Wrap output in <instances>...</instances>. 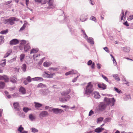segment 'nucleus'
<instances>
[{"mask_svg": "<svg viewBox=\"0 0 133 133\" xmlns=\"http://www.w3.org/2000/svg\"><path fill=\"white\" fill-rule=\"evenodd\" d=\"M91 68L92 69H94L95 68V63L94 62L92 63L91 66Z\"/></svg>", "mask_w": 133, "mask_h": 133, "instance_id": "obj_55", "label": "nucleus"}, {"mask_svg": "<svg viewBox=\"0 0 133 133\" xmlns=\"http://www.w3.org/2000/svg\"><path fill=\"white\" fill-rule=\"evenodd\" d=\"M113 77L117 81H119L120 80V79L118 77L117 74H115L113 75Z\"/></svg>", "mask_w": 133, "mask_h": 133, "instance_id": "obj_28", "label": "nucleus"}, {"mask_svg": "<svg viewBox=\"0 0 133 133\" xmlns=\"http://www.w3.org/2000/svg\"><path fill=\"white\" fill-rule=\"evenodd\" d=\"M26 68V65L25 64H24L22 65V68L23 71H25Z\"/></svg>", "mask_w": 133, "mask_h": 133, "instance_id": "obj_37", "label": "nucleus"}, {"mask_svg": "<svg viewBox=\"0 0 133 133\" xmlns=\"http://www.w3.org/2000/svg\"><path fill=\"white\" fill-rule=\"evenodd\" d=\"M70 92V90L68 89L66 92H63L61 93V95L63 96H65L69 94Z\"/></svg>", "mask_w": 133, "mask_h": 133, "instance_id": "obj_12", "label": "nucleus"}, {"mask_svg": "<svg viewBox=\"0 0 133 133\" xmlns=\"http://www.w3.org/2000/svg\"><path fill=\"white\" fill-rule=\"evenodd\" d=\"M77 77H78V76L76 78H75L74 79H73L72 80V82H74L76 81V80H77Z\"/></svg>", "mask_w": 133, "mask_h": 133, "instance_id": "obj_64", "label": "nucleus"}, {"mask_svg": "<svg viewBox=\"0 0 133 133\" xmlns=\"http://www.w3.org/2000/svg\"><path fill=\"white\" fill-rule=\"evenodd\" d=\"M81 20L82 22L85 21L87 19V16L84 15H82L80 17Z\"/></svg>", "mask_w": 133, "mask_h": 133, "instance_id": "obj_11", "label": "nucleus"}, {"mask_svg": "<svg viewBox=\"0 0 133 133\" xmlns=\"http://www.w3.org/2000/svg\"><path fill=\"white\" fill-rule=\"evenodd\" d=\"M12 50H11L10 49L9 50L4 56V57L5 58L8 57L10 54Z\"/></svg>", "mask_w": 133, "mask_h": 133, "instance_id": "obj_19", "label": "nucleus"}, {"mask_svg": "<svg viewBox=\"0 0 133 133\" xmlns=\"http://www.w3.org/2000/svg\"><path fill=\"white\" fill-rule=\"evenodd\" d=\"M19 43V41L16 39H13L10 41V44L11 45H16Z\"/></svg>", "mask_w": 133, "mask_h": 133, "instance_id": "obj_8", "label": "nucleus"}, {"mask_svg": "<svg viewBox=\"0 0 133 133\" xmlns=\"http://www.w3.org/2000/svg\"><path fill=\"white\" fill-rule=\"evenodd\" d=\"M93 85L91 82L88 83L86 86L85 90V94L87 95H90V94L93 95L94 94Z\"/></svg>", "mask_w": 133, "mask_h": 133, "instance_id": "obj_1", "label": "nucleus"}, {"mask_svg": "<svg viewBox=\"0 0 133 133\" xmlns=\"http://www.w3.org/2000/svg\"><path fill=\"white\" fill-rule=\"evenodd\" d=\"M12 2V1H9L7 2H5L4 3V4L5 5H8L9 4L11 3Z\"/></svg>", "mask_w": 133, "mask_h": 133, "instance_id": "obj_48", "label": "nucleus"}, {"mask_svg": "<svg viewBox=\"0 0 133 133\" xmlns=\"http://www.w3.org/2000/svg\"><path fill=\"white\" fill-rule=\"evenodd\" d=\"M124 50L125 52H128L130 51V48L129 47H126L124 48Z\"/></svg>", "mask_w": 133, "mask_h": 133, "instance_id": "obj_33", "label": "nucleus"}, {"mask_svg": "<svg viewBox=\"0 0 133 133\" xmlns=\"http://www.w3.org/2000/svg\"><path fill=\"white\" fill-rule=\"evenodd\" d=\"M25 89L24 88L22 87L19 89V91L22 94H25Z\"/></svg>", "mask_w": 133, "mask_h": 133, "instance_id": "obj_20", "label": "nucleus"}, {"mask_svg": "<svg viewBox=\"0 0 133 133\" xmlns=\"http://www.w3.org/2000/svg\"><path fill=\"white\" fill-rule=\"evenodd\" d=\"M110 121V118H108L105 119L104 120V121L106 122H109Z\"/></svg>", "mask_w": 133, "mask_h": 133, "instance_id": "obj_50", "label": "nucleus"}, {"mask_svg": "<svg viewBox=\"0 0 133 133\" xmlns=\"http://www.w3.org/2000/svg\"><path fill=\"white\" fill-rule=\"evenodd\" d=\"M59 100L62 102L64 103L67 101V99L65 98V97L64 98L60 97L59 98Z\"/></svg>", "mask_w": 133, "mask_h": 133, "instance_id": "obj_27", "label": "nucleus"}, {"mask_svg": "<svg viewBox=\"0 0 133 133\" xmlns=\"http://www.w3.org/2000/svg\"><path fill=\"white\" fill-rule=\"evenodd\" d=\"M94 114V112L93 111L91 110H90V111L89 114V116H91L93 114Z\"/></svg>", "mask_w": 133, "mask_h": 133, "instance_id": "obj_51", "label": "nucleus"}, {"mask_svg": "<svg viewBox=\"0 0 133 133\" xmlns=\"http://www.w3.org/2000/svg\"><path fill=\"white\" fill-rule=\"evenodd\" d=\"M26 1V6H28V5L29 3V0H25Z\"/></svg>", "mask_w": 133, "mask_h": 133, "instance_id": "obj_62", "label": "nucleus"}, {"mask_svg": "<svg viewBox=\"0 0 133 133\" xmlns=\"http://www.w3.org/2000/svg\"><path fill=\"white\" fill-rule=\"evenodd\" d=\"M114 89L118 93L120 94L122 93V92L121 91V90L116 87H115Z\"/></svg>", "mask_w": 133, "mask_h": 133, "instance_id": "obj_31", "label": "nucleus"}, {"mask_svg": "<svg viewBox=\"0 0 133 133\" xmlns=\"http://www.w3.org/2000/svg\"><path fill=\"white\" fill-rule=\"evenodd\" d=\"M42 0H35V2L37 3H41Z\"/></svg>", "mask_w": 133, "mask_h": 133, "instance_id": "obj_63", "label": "nucleus"}, {"mask_svg": "<svg viewBox=\"0 0 133 133\" xmlns=\"http://www.w3.org/2000/svg\"><path fill=\"white\" fill-rule=\"evenodd\" d=\"M75 74V72L73 70H72L70 71L67 72L65 74V75L66 76H67L70 74Z\"/></svg>", "mask_w": 133, "mask_h": 133, "instance_id": "obj_21", "label": "nucleus"}, {"mask_svg": "<svg viewBox=\"0 0 133 133\" xmlns=\"http://www.w3.org/2000/svg\"><path fill=\"white\" fill-rule=\"evenodd\" d=\"M51 64V63L50 62H45L43 63V65L45 67H48L50 66Z\"/></svg>", "mask_w": 133, "mask_h": 133, "instance_id": "obj_15", "label": "nucleus"}, {"mask_svg": "<svg viewBox=\"0 0 133 133\" xmlns=\"http://www.w3.org/2000/svg\"><path fill=\"white\" fill-rule=\"evenodd\" d=\"M97 68L98 69H100L101 68V66H102V65H101V64H99V63L97 64Z\"/></svg>", "mask_w": 133, "mask_h": 133, "instance_id": "obj_54", "label": "nucleus"}, {"mask_svg": "<svg viewBox=\"0 0 133 133\" xmlns=\"http://www.w3.org/2000/svg\"><path fill=\"white\" fill-rule=\"evenodd\" d=\"M94 94V97L95 98L98 99L100 97V96L98 92L95 91L94 92V94H93V95Z\"/></svg>", "mask_w": 133, "mask_h": 133, "instance_id": "obj_14", "label": "nucleus"}, {"mask_svg": "<svg viewBox=\"0 0 133 133\" xmlns=\"http://www.w3.org/2000/svg\"><path fill=\"white\" fill-rule=\"evenodd\" d=\"M35 107L36 108H39L42 106V105L38 103L35 102Z\"/></svg>", "mask_w": 133, "mask_h": 133, "instance_id": "obj_25", "label": "nucleus"}, {"mask_svg": "<svg viewBox=\"0 0 133 133\" xmlns=\"http://www.w3.org/2000/svg\"><path fill=\"white\" fill-rule=\"evenodd\" d=\"M30 49V46L28 45V43L25 45L24 48V51L25 52L28 51Z\"/></svg>", "mask_w": 133, "mask_h": 133, "instance_id": "obj_10", "label": "nucleus"}, {"mask_svg": "<svg viewBox=\"0 0 133 133\" xmlns=\"http://www.w3.org/2000/svg\"><path fill=\"white\" fill-rule=\"evenodd\" d=\"M31 129L32 131L34 132H36L38 131V130L35 128H32Z\"/></svg>", "mask_w": 133, "mask_h": 133, "instance_id": "obj_43", "label": "nucleus"}, {"mask_svg": "<svg viewBox=\"0 0 133 133\" xmlns=\"http://www.w3.org/2000/svg\"><path fill=\"white\" fill-rule=\"evenodd\" d=\"M13 106L15 110H16L19 111L20 109V107L19 103L17 102H15L13 103Z\"/></svg>", "mask_w": 133, "mask_h": 133, "instance_id": "obj_6", "label": "nucleus"}, {"mask_svg": "<svg viewBox=\"0 0 133 133\" xmlns=\"http://www.w3.org/2000/svg\"><path fill=\"white\" fill-rule=\"evenodd\" d=\"M45 58V57H44L40 59V61L38 63L39 65H41L42 63Z\"/></svg>", "mask_w": 133, "mask_h": 133, "instance_id": "obj_40", "label": "nucleus"}, {"mask_svg": "<svg viewBox=\"0 0 133 133\" xmlns=\"http://www.w3.org/2000/svg\"><path fill=\"white\" fill-rule=\"evenodd\" d=\"M26 26L25 24H24L22 26L20 29V30H23L25 28Z\"/></svg>", "mask_w": 133, "mask_h": 133, "instance_id": "obj_57", "label": "nucleus"}, {"mask_svg": "<svg viewBox=\"0 0 133 133\" xmlns=\"http://www.w3.org/2000/svg\"><path fill=\"white\" fill-rule=\"evenodd\" d=\"M104 100L107 104L108 105L112 106L114 104L115 100L114 98H109L107 97H105Z\"/></svg>", "mask_w": 133, "mask_h": 133, "instance_id": "obj_3", "label": "nucleus"}, {"mask_svg": "<svg viewBox=\"0 0 133 133\" xmlns=\"http://www.w3.org/2000/svg\"><path fill=\"white\" fill-rule=\"evenodd\" d=\"M40 56V54H35L33 55V58L34 59L35 61H37L38 59H39V57Z\"/></svg>", "mask_w": 133, "mask_h": 133, "instance_id": "obj_16", "label": "nucleus"}, {"mask_svg": "<svg viewBox=\"0 0 133 133\" xmlns=\"http://www.w3.org/2000/svg\"><path fill=\"white\" fill-rule=\"evenodd\" d=\"M133 19V15L129 16L127 20L128 21H130Z\"/></svg>", "mask_w": 133, "mask_h": 133, "instance_id": "obj_39", "label": "nucleus"}, {"mask_svg": "<svg viewBox=\"0 0 133 133\" xmlns=\"http://www.w3.org/2000/svg\"><path fill=\"white\" fill-rule=\"evenodd\" d=\"M90 19L91 20L94 21L95 22H96V18L94 16H91L90 18Z\"/></svg>", "mask_w": 133, "mask_h": 133, "instance_id": "obj_45", "label": "nucleus"}, {"mask_svg": "<svg viewBox=\"0 0 133 133\" xmlns=\"http://www.w3.org/2000/svg\"><path fill=\"white\" fill-rule=\"evenodd\" d=\"M26 80L29 82L31 81V78L30 76H28L26 78Z\"/></svg>", "mask_w": 133, "mask_h": 133, "instance_id": "obj_46", "label": "nucleus"}, {"mask_svg": "<svg viewBox=\"0 0 133 133\" xmlns=\"http://www.w3.org/2000/svg\"><path fill=\"white\" fill-rule=\"evenodd\" d=\"M92 61L91 60H90L87 63V64L88 65H90L92 64Z\"/></svg>", "mask_w": 133, "mask_h": 133, "instance_id": "obj_53", "label": "nucleus"}, {"mask_svg": "<svg viewBox=\"0 0 133 133\" xmlns=\"http://www.w3.org/2000/svg\"><path fill=\"white\" fill-rule=\"evenodd\" d=\"M24 130V128L22 127V125H21L19 127L18 129V131H19L21 133V132H22V131Z\"/></svg>", "mask_w": 133, "mask_h": 133, "instance_id": "obj_30", "label": "nucleus"}, {"mask_svg": "<svg viewBox=\"0 0 133 133\" xmlns=\"http://www.w3.org/2000/svg\"><path fill=\"white\" fill-rule=\"evenodd\" d=\"M38 51V49L37 48L32 49L30 51V54L35 53L37 52Z\"/></svg>", "mask_w": 133, "mask_h": 133, "instance_id": "obj_18", "label": "nucleus"}, {"mask_svg": "<svg viewBox=\"0 0 133 133\" xmlns=\"http://www.w3.org/2000/svg\"><path fill=\"white\" fill-rule=\"evenodd\" d=\"M123 24L125 25V26H129V24L128 23V22H127V21H126L124 23H123Z\"/></svg>", "mask_w": 133, "mask_h": 133, "instance_id": "obj_56", "label": "nucleus"}, {"mask_svg": "<svg viewBox=\"0 0 133 133\" xmlns=\"http://www.w3.org/2000/svg\"><path fill=\"white\" fill-rule=\"evenodd\" d=\"M25 56V55L24 54H22L20 55V58L21 61L22 62L23 61Z\"/></svg>", "mask_w": 133, "mask_h": 133, "instance_id": "obj_32", "label": "nucleus"}, {"mask_svg": "<svg viewBox=\"0 0 133 133\" xmlns=\"http://www.w3.org/2000/svg\"><path fill=\"white\" fill-rule=\"evenodd\" d=\"M124 15V13L123 11L122 10V15L121 16V20L122 21Z\"/></svg>", "mask_w": 133, "mask_h": 133, "instance_id": "obj_44", "label": "nucleus"}, {"mask_svg": "<svg viewBox=\"0 0 133 133\" xmlns=\"http://www.w3.org/2000/svg\"><path fill=\"white\" fill-rule=\"evenodd\" d=\"M45 74L46 75H47V77H48L49 78H51L52 77V76H53V74L50 75L49 74H48L47 73H45Z\"/></svg>", "mask_w": 133, "mask_h": 133, "instance_id": "obj_49", "label": "nucleus"}, {"mask_svg": "<svg viewBox=\"0 0 133 133\" xmlns=\"http://www.w3.org/2000/svg\"><path fill=\"white\" fill-rule=\"evenodd\" d=\"M4 41V39L3 37L0 36V44L3 43Z\"/></svg>", "mask_w": 133, "mask_h": 133, "instance_id": "obj_35", "label": "nucleus"}, {"mask_svg": "<svg viewBox=\"0 0 133 133\" xmlns=\"http://www.w3.org/2000/svg\"><path fill=\"white\" fill-rule=\"evenodd\" d=\"M38 87H46V85H44L42 83H40L38 84Z\"/></svg>", "mask_w": 133, "mask_h": 133, "instance_id": "obj_38", "label": "nucleus"}, {"mask_svg": "<svg viewBox=\"0 0 133 133\" xmlns=\"http://www.w3.org/2000/svg\"><path fill=\"white\" fill-rule=\"evenodd\" d=\"M65 98L67 99V101L70 98V96L69 95H68L66 96V97H65Z\"/></svg>", "mask_w": 133, "mask_h": 133, "instance_id": "obj_61", "label": "nucleus"}, {"mask_svg": "<svg viewBox=\"0 0 133 133\" xmlns=\"http://www.w3.org/2000/svg\"><path fill=\"white\" fill-rule=\"evenodd\" d=\"M10 81L11 82L13 83H16L17 82L16 80L14 78L13 76H12L11 78Z\"/></svg>", "mask_w": 133, "mask_h": 133, "instance_id": "obj_34", "label": "nucleus"}, {"mask_svg": "<svg viewBox=\"0 0 133 133\" xmlns=\"http://www.w3.org/2000/svg\"><path fill=\"white\" fill-rule=\"evenodd\" d=\"M8 29H6L5 30L2 31L0 33L2 34H5L7 33L8 32Z\"/></svg>", "mask_w": 133, "mask_h": 133, "instance_id": "obj_36", "label": "nucleus"}, {"mask_svg": "<svg viewBox=\"0 0 133 133\" xmlns=\"http://www.w3.org/2000/svg\"><path fill=\"white\" fill-rule=\"evenodd\" d=\"M53 0H49L48 4L50 8H53L55 7V5L53 4Z\"/></svg>", "mask_w": 133, "mask_h": 133, "instance_id": "obj_9", "label": "nucleus"}, {"mask_svg": "<svg viewBox=\"0 0 133 133\" xmlns=\"http://www.w3.org/2000/svg\"><path fill=\"white\" fill-rule=\"evenodd\" d=\"M5 85V83L3 82H0V89H3Z\"/></svg>", "mask_w": 133, "mask_h": 133, "instance_id": "obj_24", "label": "nucleus"}, {"mask_svg": "<svg viewBox=\"0 0 133 133\" xmlns=\"http://www.w3.org/2000/svg\"><path fill=\"white\" fill-rule=\"evenodd\" d=\"M107 105L104 103H101L98 106V110L99 111H102L106 109Z\"/></svg>", "mask_w": 133, "mask_h": 133, "instance_id": "obj_4", "label": "nucleus"}, {"mask_svg": "<svg viewBox=\"0 0 133 133\" xmlns=\"http://www.w3.org/2000/svg\"><path fill=\"white\" fill-rule=\"evenodd\" d=\"M103 49L105 51H106L107 52H109V50L108 49L107 47H106L104 48Z\"/></svg>", "mask_w": 133, "mask_h": 133, "instance_id": "obj_58", "label": "nucleus"}, {"mask_svg": "<svg viewBox=\"0 0 133 133\" xmlns=\"http://www.w3.org/2000/svg\"><path fill=\"white\" fill-rule=\"evenodd\" d=\"M3 80H4L5 82H8L9 81V79L8 77L4 75L3 76Z\"/></svg>", "mask_w": 133, "mask_h": 133, "instance_id": "obj_23", "label": "nucleus"}, {"mask_svg": "<svg viewBox=\"0 0 133 133\" xmlns=\"http://www.w3.org/2000/svg\"><path fill=\"white\" fill-rule=\"evenodd\" d=\"M98 87L101 88H102L103 89H104L106 88V85L104 84H98Z\"/></svg>", "mask_w": 133, "mask_h": 133, "instance_id": "obj_13", "label": "nucleus"}, {"mask_svg": "<svg viewBox=\"0 0 133 133\" xmlns=\"http://www.w3.org/2000/svg\"><path fill=\"white\" fill-rule=\"evenodd\" d=\"M110 56H111V57L113 58V62H114V61H115V64H116V61L115 60V58H114V56L111 55H110Z\"/></svg>", "mask_w": 133, "mask_h": 133, "instance_id": "obj_59", "label": "nucleus"}, {"mask_svg": "<svg viewBox=\"0 0 133 133\" xmlns=\"http://www.w3.org/2000/svg\"><path fill=\"white\" fill-rule=\"evenodd\" d=\"M26 41L25 40H23L22 41L21 43L23 44H25L26 43Z\"/></svg>", "mask_w": 133, "mask_h": 133, "instance_id": "obj_60", "label": "nucleus"}, {"mask_svg": "<svg viewBox=\"0 0 133 133\" xmlns=\"http://www.w3.org/2000/svg\"><path fill=\"white\" fill-rule=\"evenodd\" d=\"M33 79L35 80H36L37 81H38V80H41V79H42V78L40 77H35Z\"/></svg>", "mask_w": 133, "mask_h": 133, "instance_id": "obj_47", "label": "nucleus"}, {"mask_svg": "<svg viewBox=\"0 0 133 133\" xmlns=\"http://www.w3.org/2000/svg\"><path fill=\"white\" fill-rule=\"evenodd\" d=\"M1 65L2 66H4L5 65V59H4L1 61L0 62Z\"/></svg>", "mask_w": 133, "mask_h": 133, "instance_id": "obj_26", "label": "nucleus"}, {"mask_svg": "<svg viewBox=\"0 0 133 133\" xmlns=\"http://www.w3.org/2000/svg\"><path fill=\"white\" fill-rule=\"evenodd\" d=\"M29 117L30 119L31 120H33L35 118L34 116L32 114H30L29 115Z\"/></svg>", "mask_w": 133, "mask_h": 133, "instance_id": "obj_29", "label": "nucleus"}, {"mask_svg": "<svg viewBox=\"0 0 133 133\" xmlns=\"http://www.w3.org/2000/svg\"><path fill=\"white\" fill-rule=\"evenodd\" d=\"M102 77H103V78L107 82H108V78L106 77L105 76L103 75H102Z\"/></svg>", "mask_w": 133, "mask_h": 133, "instance_id": "obj_52", "label": "nucleus"}, {"mask_svg": "<svg viewBox=\"0 0 133 133\" xmlns=\"http://www.w3.org/2000/svg\"><path fill=\"white\" fill-rule=\"evenodd\" d=\"M29 110V109L28 108H23V111L25 112H27Z\"/></svg>", "mask_w": 133, "mask_h": 133, "instance_id": "obj_42", "label": "nucleus"}, {"mask_svg": "<svg viewBox=\"0 0 133 133\" xmlns=\"http://www.w3.org/2000/svg\"><path fill=\"white\" fill-rule=\"evenodd\" d=\"M52 111L55 114H61L62 112H64V111L62 109L58 108H54L52 109Z\"/></svg>", "mask_w": 133, "mask_h": 133, "instance_id": "obj_5", "label": "nucleus"}, {"mask_svg": "<svg viewBox=\"0 0 133 133\" xmlns=\"http://www.w3.org/2000/svg\"><path fill=\"white\" fill-rule=\"evenodd\" d=\"M103 118L100 117H99L97 119V123L99 122H101L103 120Z\"/></svg>", "mask_w": 133, "mask_h": 133, "instance_id": "obj_41", "label": "nucleus"}, {"mask_svg": "<svg viewBox=\"0 0 133 133\" xmlns=\"http://www.w3.org/2000/svg\"><path fill=\"white\" fill-rule=\"evenodd\" d=\"M49 114L48 112L46 111H42L41 112L39 115L40 117H45L48 116Z\"/></svg>", "mask_w": 133, "mask_h": 133, "instance_id": "obj_7", "label": "nucleus"}, {"mask_svg": "<svg viewBox=\"0 0 133 133\" xmlns=\"http://www.w3.org/2000/svg\"><path fill=\"white\" fill-rule=\"evenodd\" d=\"M88 42L90 43L93 44H94V42L93 41V39L92 38H89L87 39Z\"/></svg>", "mask_w": 133, "mask_h": 133, "instance_id": "obj_22", "label": "nucleus"}, {"mask_svg": "<svg viewBox=\"0 0 133 133\" xmlns=\"http://www.w3.org/2000/svg\"><path fill=\"white\" fill-rule=\"evenodd\" d=\"M104 129V128H98L95 130V131L97 133H99L101 132Z\"/></svg>", "mask_w": 133, "mask_h": 133, "instance_id": "obj_17", "label": "nucleus"}, {"mask_svg": "<svg viewBox=\"0 0 133 133\" xmlns=\"http://www.w3.org/2000/svg\"><path fill=\"white\" fill-rule=\"evenodd\" d=\"M19 19L15 17H11L9 19H6L4 21L5 24H9L10 25H13L15 23V21H18Z\"/></svg>", "mask_w": 133, "mask_h": 133, "instance_id": "obj_2", "label": "nucleus"}]
</instances>
